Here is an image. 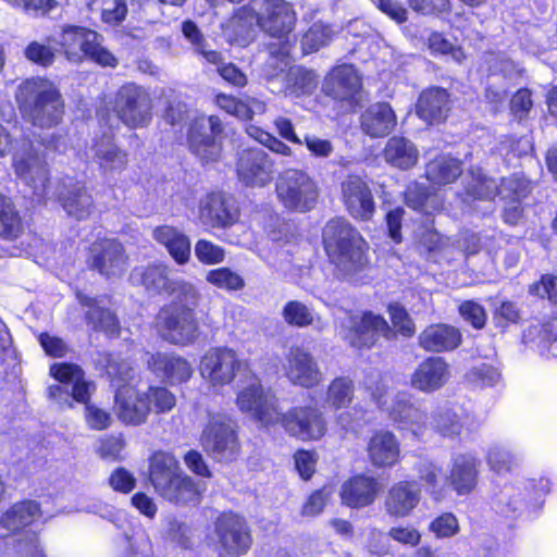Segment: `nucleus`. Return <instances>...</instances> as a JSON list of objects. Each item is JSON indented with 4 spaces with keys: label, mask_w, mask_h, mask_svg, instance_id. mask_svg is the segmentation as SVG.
Returning a JSON list of instances; mask_svg holds the SVG:
<instances>
[{
    "label": "nucleus",
    "mask_w": 557,
    "mask_h": 557,
    "mask_svg": "<svg viewBox=\"0 0 557 557\" xmlns=\"http://www.w3.org/2000/svg\"><path fill=\"white\" fill-rule=\"evenodd\" d=\"M97 364L116 383L115 407L122 422L139 425L151 412L165 413L174 408L176 398L165 387L150 386L146 392H139L132 386L121 385V382L132 379L133 368L128 362L111 354H100Z\"/></svg>",
    "instance_id": "1"
},
{
    "label": "nucleus",
    "mask_w": 557,
    "mask_h": 557,
    "mask_svg": "<svg viewBox=\"0 0 557 557\" xmlns=\"http://www.w3.org/2000/svg\"><path fill=\"white\" fill-rule=\"evenodd\" d=\"M387 312L393 329L381 314L368 311L361 315L349 314L341 323L339 334L351 347L358 349L372 347L380 336L391 339L396 334L406 338L414 335L416 325L405 307L393 302L388 305Z\"/></svg>",
    "instance_id": "2"
},
{
    "label": "nucleus",
    "mask_w": 557,
    "mask_h": 557,
    "mask_svg": "<svg viewBox=\"0 0 557 557\" xmlns=\"http://www.w3.org/2000/svg\"><path fill=\"white\" fill-rule=\"evenodd\" d=\"M175 298L163 306L156 315L157 333L166 342L186 346L194 343L199 335V325L195 315L200 299L198 289L193 284H178Z\"/></svg>",
    "instance_id": "3"
},
{
    "label": "nucleus",
    "mask_w": 557,
    "mask_h": 557,
    "mask_svg": "<svg viewBox=\"0 0 557 557\" xmlns=\"http://www.w3.org/2000/svg\"><path fill=\"white\" fill-rule=\"evenodd\" d=\"M322 237L325 252L343 278L354 280L369 264L367 242L347 220L329 221Z\"/></svg>",
    "instance_id": "4"
},
{
    "label": "nucleus",
    "mask_w": 557,
    "mask_h": 557,
    "mask_svg": "<svg viewBox=\"0 0 557 557\" xmlns=\"http://www.w3.org/2000/svg\"><path fill=\"white\" fill-rule=\"evenodd\" d=\"M363 384L372 400L398 429L408 430L418 437L429 430V414L409 393L399 392L391 397L385 381L377 372L367 375Z\"/></svg>",
    "instance_id": "5"
},
{
    "label": "nucleus",
    "mask_w": 557,
    "mask_h": 557,
    "mask_svg": "<svg viewBox=\"0 0 557 557\" xmlns=\"http://www.w3.org/2000/svg\"><path fill=\"white\" fill-rule=\"evenodd\" d=\"M149 480L156 492L175 504H196L203 490L182 471L174 455L161 450L149 459Z\"/></svg>",
    "instance_id": "6"
},
{
    "label": "nucleus",
    "mask_w": 557,
    "mask_h": 557,
    "mask_svg": "<svg viewBox=\"0 0 557 557\" xmlns=\"http://www.w3.org/2000/svg\"><path fill=\"white\" fill-rule=\"evenodd\" d=\"M258 14L259 27L270 36L282 39L278 46H270L268 63L274 67L272 75H276L289 66L293 44L288 35L296 25L297 15L293 5L285 0H263Z\"/></svg>",
    "instance_id": "7"
},
{
    "label": "nucleus",
    "mask_w": 557,
    "mask_h": 557,
    "mask_svg": "<svg viewBox=\"0 0 557 557\" xmlns=\"http://www.w3.org/2000/svg\"><path fill=\"white\" fill-rule=\"evenodd\" d=\"M15 98L34 125L44 128L60 123L63 101L52 82L41 77L26 79L18 86Z\"/></svg>",
    "instance_id": "8"
},
{
    "label": "nucleus",
    "mask_w": 557,
    "mask_h": 557,
    "mask_svg": "<svg viewBox=\"0 0 557 557\" xmlns=\"http://www.w3.org/2000/svg\"><path fill=\"white\" fill-rule=\"evenodd\" d=\"M166 121L172 125H181L189 120L187 140L190 151L202 162H214L221 157L222 147L216 136L222 133V122L215 115L206 116L191 113L186 106L170 107L165 114Z\"/></svg>",
    "instance_id": "9"
},
{
    "label": "nucleus",
    "mask_w": 557,
    "mask_h": 557,
    "mask_svg": "<svg viewBox=\"0 0 557 557\" xmlns=\"http://www.w3.org/2000/svg\"><path fill=\"white\" fill-rule=\"evenodd\" d=\"M48 150H60L57 140L24 141L13 154L12 166L15 175L33 191L38 202L48 197L49 171L47 168Z\"/></svg>",
    "instance_id": "10"
},
{
    "label": "nucleus",
    "mask_w": 557,
    "mask_h": 557,
    "mask_svg": "<svg viewBox=\"0 0 557 557\" xmlns=\"http://www.w3.org/2000/svg\"><path fill=\"white\" fill-rule=\"evenodd\" d=\"M65 58L74 63L88 59L101 66L115 67L117 59L102 46V37L86 27L66 25L53 38Z\"/></svg>",
    "instance_id": "11"
},
{
    "label": "nucleus",
    "mask_w": 557,
    "mask_h": 557,
    "mask_svg": "<svg viewBox=\"0 0 557 557\" xmlns=\"http://www.w3.org/2000/svg\"><path fill=\"white\" fill-rule=\"evenodd\" d=\"M151 108L148 92L143 87L128 83L120 87L115 95L112 108L113 117L106 120L103 110H100L98 115L110 128L116 127L119 122H123L129 127H141L150 121Z\"/></svg>",
    "instance_id": "12"
},
{
    "label": "nucleus",
    "mask_w": 557,
    "mask_h": 557,
    "mask_svg": "<svg viewBox=\"0 0 557 557\" xmlns=\"http://www.w3.org/2000/svg\"><path fill=\"white\" fill-rule=\"evenodd\" d=\"M200 442L207 454L216 461L231 462L239 456L240 444L236 424L224 414H208Z\"/></svg>",
    "instance_id": "13"
},
{
    "label": "nucleus",
    "mask_w": 557,
    "mask_h": 557,
    "mask_svg": "<svg viewBox=\"0 0 557 557\" xmlns=\"http://www.w3.org/2000/svg\"><path fill=\"white\" fill-rule=\"evenodd\" d=\"M278 201L288 210L306 212L318 200L315 182L301 170L288 169L282 172L275 184Z\"/></svg>",
    "instance_id": "14"
},
{
    "label": "nucleus",
    "mask_w": 557,
    "mask_h": 557,
    "mask_svg": "<svg viewBox=\"0 0 557 557\" xmlns=\"http://www.w3.org/2000/svg\"><path fill=\"white\" fill-rule=\"evenodd\" d=\"M236 406L264 425L276 424L281 418L277 398L270 391H264L260 380L252 374L246 375L238 387Z\"/></svg>",
    "instance_id": "15"
},
{
    "label": "nucleus",
    "mask_w": 557,
    "mask_h": 557,
    "mask_svg": "<svg viewBox=\"0 0 557 557\" xmlns=\"http://www.w3.org/2000/svg\"><path fill=\"white\" fill-rule=\"evenodd\" d=\"M50 374L60 383L49 386L48 395L60 407H72L73 401L87 403L92 384L84 379V372L74 363H54Z\"/></svg>",
    "instance_id": "16"
},
{
    "label": "nucleus",
    "mask_w": 557,
    "mask_h": 557,
    "mask_svg": "<svg viewBox=\"0 0 557 557\" xmlns=\"http://www.w3.org/2000/svg\"><path fill=\"white\" fill-rule=\"evenodd\" d=\"M471 183L467 187V197L491 200L496 195L508 203H520L530 193V182L524 176L513 174L503 178L500 185L482 174L481 170L471 171Z\"/></svg>",
    "instance_id": "17"
},
{
    "label": "nucleus",
    "mask_w": 557,
    "mask_h": 557,
    "mask_svg": "<svg viewBox=\"0 0 557 557\" xmlns=\"http://www.w3.org/2000/svg\"><path fill=\"white\" fill-rule=\"evenodd\" d=\"M211 540L230 556L246 555L252 544L247 521L233 512H223L215 519Z\"/></svg>",
    "instance_id": "18"
},
{
    "label": "nucleus",
    "mask_w": 557,
    "mask_h": 557,
    "mask_svg": "<svg viewBox=\"0 0 557 557\" xmlns=\"http://www.w3.org/2000/svg\"><path fill=\"white\" fill-rule=\"evenodd\" d=\"M243 362L230 348H211L200 359L199 373L214 391H220L242 373Z\"/></svg>",
    "instance_id": "19"
},
{
    "label": "nucleus",
    "mask_w": 557,
    "mask_h": 557,
    "mask_svg": "<svg viewBox=\"0 0 557 557\" xmlns=\"http://www.w3.org/2000/svg\"><path fill=\"white\" fill-rule=\"evenodd\" d=\"M278 422L285 432L301 441H319L326 433V421L315 407L297 406L281 412Z\"/></svg>",
    "instance_id": "20"
},
{
    "label": "nucleus",
    "mask_w": 557,
    "mask_h": 557,
    "mask_svg": "<svg viewBox=\"0 0 557 557\" xmlns=\"http://www.w3.org/2000/svg\"><path fill=\"white\" fill-rule=\"evenodd\" d=\"M236 172L246 186L263 187L272 180L273 164L263 149L250 147L239 152Z\"/></svg>",
    "instance_id": "21"
},
{
    "label": "nucleus",
    "mask_w": 557,
    "mask_h": 557,
    "mask_svg": "<svg viewBox=\"0 0 557 557\" xmlns=\"http://www.w3.org/2000/svg\"><path fill=\"white\" fill-rule=\"evenodd\" d=\"M288 381L297 386L312 388L323 380V373L314 357L302 347H290L284 364Z\"/></svg>",
    "instance_id": "22"
},
{
    "label": "nucleus",
    "mask_w": 557,
    "mask_h": 557,
    "mask_svg": "<svg viewBox=\"0 0 557 557\" xmlns=\"http://www.w3.org/2000/svg\"><path fill=\"white\" fill-rule=\"evenodd\" d=\"M322 90L325 95L350 106L359 100L361 92V77L350 64L335 66L325 77Z\"/></svg>",
    "instance_id": "23"
},
{
    "label": "nucleus",
    "mask_w": 557,
    "mask_h": 557,
    "mask_svg": "<svg viewBox=\"0 0 557 557\" xmlns=\"http://www.w3.org/2000/svg\"><path fill=\"white\" fill-rule=\"evenodd\" d=\"M343 202L354 219L368 221L375 212V203L368 183L358 175H350L342 183Z\"/></svg>",
    "instance_id": "24"
},
{
    "label": "nucleus",
    "mask_w": 557,
    "mask_h": 557,
    "mask_svg": "<svg viewBox=\"0 0 557 557\" xmlns=\"http://www.w3.org/2000/svg\"><path fill=\"white\" fill-rule=\"evenodd\" d=\"M88 154L107 178L122 173L128 164V153L107 135L94 141Z\"/></svg>",
    "instance_id": "25"
},
{
    "label": "nucleus",
    "mask_w": 557,
    "mask_h": 557,
    "mask_svg": "<svg viewBox=\"0 0 557 557\" xmlns=\"http://www.w3.org/2000/svg\"><path fill=\"white\" fill-rule=\"evenodd\" d=\"M238 219V209L231 197L222 193L207 195L199 205V220L211 227H227Z\"/></svg>",
    "instance_id": "26"
},
{
    "label": "nucleus",
    "mask_w": 557,
    "mask_h": 557,
    "mask_svg": "<svg viewBox=\"0 0 557 557\" xmlns=\"http://www.w3.org/2000/svg\"><path fill=\"white\" fill-rule=\"evenodd\" d=\"M533 495H539L533 481L508 483L495 495L494 504L504 516L516 518L528 510V497Z\"/></svg>",
    "instance_id": "27"
},
{
    "label": "nucleus",
    "mask_w": 557,
    "mask_h": 557,
    "mask_svg": "<svg viewBox=\"0 0 557 557\" xmlns=\"http://www.w3.org/2000/svg\"><path fill=\"white\" fill-rule=\"evenodd\" d=\"M91 264L106 276H116L124 272L126 257L122 245L115 239L102 238L90 247Z\"/></svg>",
    "instance_id": "28"
},
{
    "label": "nucleus",
    "mask_w": 557,
    "mask_h": 557,
    "mask_svg": "<svg viewBox=\"0 0 557 557\" xmlns=\"http://www.w3.org/2000/svg\"><path fill=\"white\" fill-rule=\"evenodd\" d=\"M146 362L157 376L172 385L187 382L194 372L185 358L174 354H146Z\"/></svg>",
    "instance_id": "29"
},
{
    "label": "nucleus",
    "mask_w": 557,
    "mask_h": 557,
    "mask_svg": "<svg viewBox=\"0 0 557 557\" xmlns=\"http://www.w3.org/2000/svg\"><path fill=\"white\" fill-rule=\"evenodd\" d=\"M449 377V364L441 357H429L411 374L410 385L422 393H433L441 389Z\"/></svg>",
    "instance_id": "30"
},
{
    "label": "nucleus",
    "mask_w": 557,
    "mask_h": 557,
    "mask_svg": "<svg viewBox=\"0 0 557 557\" xmlns=\"http://www.w3.org/2000/svg\"><path fill=\"white\" fill-rule=\"evenodd\" d=\"M480 460L474 454L459 453L451 457L448 484L458 495H468L476 486Z\"/></svg>",
    "instance_id": "31"
},
{
    "label": "nucleus",
    "mask_w": 557,
    "mask_h": 557,
    "mask_svg": "<svg viewBox=\"0 0 557 557\" xmlns=\"http://www.w3.org/2000/svg\"><path fill=\"white\" fill-rule=\"evenodd\" d=\"M169 273L170 268L163 263L137 267L132 271L129 281L133 285L144 286L150 293L160 294L165 292L174 299L177 285L190 283L185 281H172L169 277Z\"/></svg>",
    "instance_id": "32"
},
{
    "label": "nucleus",
    "mask_w": 557,
    "mask_h": 557,
    "mask_svg": "<svg viewBox=\"0 0 557 557\" xmlns=\"http://www.w3.org/2000/svg\"><path fill=\"white\" fill-rule=\"evenodd\" d=\"M421 500V490L413 481L394 483L385 497L386 513L395 518L408 517Z\"/></svg>",
    "instance_id": "33"
},
{
    "label": "nucleus",
    "mask_w": 557,
    "mask_h": 557,
    "mask_svg": "<svg viewBox=\"0 0 557 557\" xmlns=\"http://www.w3.org/2000/svg\"><path fill=\"white\" fill-rule=\"evenodd\" d=\"M380 490L381 485L375 478L358 474L343 483L341 498L348 507H367L375 500Z\"/></svg>",
    "instance_id": "34"
},
{
    "label": "nucleus",
    "mask_w": 557,
    "mask_h": 557,
    "mask_svg": "<svg viewBox=\"0 0 557 557\" xmlns=\"http://www.w3.org/2000/svg\"><path fill=\"white\" fill-rule=\"evenodd\" d=\"M257 26H259L258 12L249 5H244L222 25V32L230 44L246 46L253 39Z\"/></svg>",
    "instance_id": "35"
},
{
    "label": "nucleus",
    "mask_w": 557,
    "mask_h": 557,
    "mask_svg": "<svg viewBox=\"0 0 557 557\" xmlns=\"http://www.w3.org/2000/svg\"><path fill=\"white\" fill-rule=\"evenodd\" d=\"M460 331L451 325L438 323L425 327L418 337L419 346L432 352L456 349L461 344Z\"/></svg>",
    "instance_id": "36"
},
{
    "label": "nucleus",
    "mask_w": 557,
    "mask_h": 557,
    "mask_svg": "<svg viewBox=\"0 0 557 557\" xmlns=\"http://www.w3.org/2000/svg\"><path fill=\"white\" fill-rule=\"evenodd\" d=\"M361 129L372 138L387 136L396 125V114L385 102L371 104L360 116Z\"/></svg>",
    "instance_id": "37"
},
{
    "label": "nucleus",
    "mask_w": 557,
    "mask_h": 557,
    "mask_svg": "<svg viewBox=\"0 0 557 557\" xmlns=\"http://www.w3.org/2000/svg\"><path fill=\"white\" fill-rule=\"evenodd\" d=\"M368 455L376 468H389L397 463L400 447L396 436L389 431H379L369 441Z\"/></svg>",
    "instance_id": "38"
},
{
    "label": "nucleus",
    "mask_w": 557,
    "mask_h": 557,
    "mask_svg": "<svg viewBox=\"0 0 557 557\" xmlns=\"http://www.w3.org/2000/svg\"><path fill=\"white\" fill-rule=\"evenodd\" d=\"M153 239L162 245L177 264H186L190 259V240L188 236L172 225L157 226L152 231Z\"/></svg>",
    "instance_id": "39"
},
{
    "label": "nucleus",
    "mask_w": 557,
    "mask_h": 557,
    "mask_svg": "<svg viewBox=\"0 0 557 557\" xmlns=\"http://www.w3.org/2000/svg\"><path fill=\"white\" fill-rule=\"evenodd\" d=\"M448 111V94L443 88L424 90L417 102V114L429 124L443 121Z\"/></svg>",
    "instance_id": "40"
},
{
    "label": "nucleus",
    "mask_w": 557,
    "mask_h": 557,
    "mask_svg": "<svg viewBox=\"0 0 557 557\" xmlns=\"http://www.w3.org/2000/svg\"><path fill=\"white\" fill-rule=\"evenodd\" d=\"M384 159L391 165L407 170L414 166L419 159V151L413 143L400 136L388 139L384 148Z\"/></svg>",
    "instance_id": "41"
},
{
    "label": "nucleus",
    "mask_w": 557,
    "mask_h": 557,
    "mask_svg": "<svg viewBox=\"0 0 557 557\" xmlns=\"http://www.w3.org/2000/svg\"><path fill=\"white\" fill-rule=\"evenodd\" d=\"M39 505L34 500L14 504L0 518V528L10 533L18 532L40 517Z\"/></svg>",
    "instance_id": "42"
},
{
    "label": "nucleus",
    "mask_w": 557,
    "mask_h": 557,
    "mask_svg": "<svg viewBox=\"0 0 557 557\" xmlns=\"http://www.w3.org/2000/svg\"><path fill=\"white\" fill-rule=\"evenodd\" d=\"M486 463L496 473L512 471L522 461V454L510 444L495 443L486 451Z\"/></svg>",
    "instance_id": "43"
},
{
    "label": "nucleus",
    "mask_w": 557,
    "mask_h": 557,
    "mask_svg": "<svg viewBox=\"0 0 557 557\" xmlns=\"http://www.w3.org/2000/svg\"><path fill=\"white\" fill-rule=\"evenodd\" d=\"M59 200L66 213L77 220L89 216L94 208L91 195L81 183H76L67 189L65 194L59 197Z\"/></svg>",
    "instance_id": "44"
},
{
    "label": "nucleus",
    "mask_w": 557,
    "mask_h": 557,
    "mask_svg": "<svg viewBox=\"0 0 557 557\" xmlns=\"http://www.w3.org/2000/svg\"><path fill=\"white\" fill-rule=\"evenodd\" d=\"M527 342H536V347L542 356L557 359V317L542 325H532L523 335Z\"/></svg>",
    "instance_id": "45"
},
{
    "label": "nucleus",
    "mask_w": 557,
    "mask_h": 557,
    "mask_svg": "<svg viewBox=\"0 0 557 557\" xmlns=\"http://www.w3.org/2000/svg\"><path fill=\"white\" fill-rule=\"evenodd\" d=\"M77 298L83 306L89 308L86 313L88 324L92 325L95 330L106 332L110 336L117 334L119 321L114 313L99 306V301L94 298L82 294H77Z\"/></svg>",
    "instance_id": "46"
},
{
    "label": "nucleus",
    "mask_w": 557,
    "mask_h": 557,
    "mask_svg": "<svg viewBox=\"0 0 557 557\" xmlns=\"http://www.w3.org/2000/svg\"><path fill=\"white\" fill-rule=\"evenodd\" d=\"M419 480L431 496L438 500L446 496L449 484L448 476H444L441 468L429 460H420L416 465Z\"/></svg>",
    "instance_id": "47"
},
{
    "label": "nucleus",
    "mask_w": 557,
    "mask_h": 557,
    "mask_svg": "<svg viewBox=\"0 0 557 557\" xmlns=\"http://www.w3.org/2000/svg\"><path fill=\"white\" fill-rule=\"evenodd\" d=\"M462 173L461 162L450 156H440L426 165V178L436 185L453 183Z\"/></svg>",
    "instance_id": "48"
},
{
    "label": "nucleus",
    "mask_w": 557,
    "mask_h": 557,
    "mask_svg": "<svg viewBox=\"0 0 557 557\" xmlns=\"http://www.w3.org/2000/svg\"><path fill=\"white\" fill-rule=\"evenodd\" d=\"M0 557H45L37 535L26 533L23 537L8 540L0 537Z\"/></svg>",
    "instance_id": "49"
},
{
    "label": "nucleus",
    "mask_w": 557,
    "mask_h": 557,
    "mask_svg": "<svg viewBox=\"0 0 557 557\" xmlns=\"http://www.w3.org/2000/svg\"><path fill=\"white\" fill-rule=\"evenodd\" d=\"M318 75L304 67L290 69L287 74L285 94L293 97L312 95L318 87Z\"/></svg>",
    "instance_id": "50"
},
{
    "label": "nucleus",
    "mask_w": 557,
    "mask_h": 557,
    "mask_svg": "<svg viewBox=\"0 0 557 557\" xmlns=\"http://www.w3.org/2000/svg\"><path fill=\"white\" fill-rule=\"evenodd\" d=\"M354 382L348 377L334 379L327 388L325 404L332 409L347 407L354 398Z\"/></svg>",
    "instance_id": "51"
},
{
    "label": "nucleus",
    "mask_w": 557,
    "mask_h": 557,
    "mask_svg": "<svg viewBox=\"0 0 557 557\" xmlns=\"http://www.w3.org/2000/svg\"><path fill=\"white\" fill-rule=\"evenodd\" d=\"M23 231L21 218L8 197L0 196V233L8 239L17 238Z\"/></svg>",
    "instance_id": "52"
},
{
    "label": "nucleus",
    "mask_w": 557,
    "mask_h": 557,
    "mask_svg": "<svg viewBox=\"0 0 557 557\" xmlns=\"http://www.w3.org/2000/svg\"><path fill=\"white\" fill-rule=\"evenodd\" d=\"M405 198L408 207L425 214H431L440 207L436 197L431 195L425 186L416 182L408 186Z\"/></svg>",
    "instance_id": "53"
},
{
    "label": "nucleus",
    "mask_w": 557,
    "mask_h": 557,
    "mask_svg": "<svg viewBox=\"0 0 557 557\" xmlns=\"http://www.w3.org/2000/svg\"><path fill=\"white\" fill-rule=\"evenodd\" d=\"M462 419L453 410H438L429 417V429H433L445 437H454L461 433Z\"/></svg>",
    "instance_id": "54"
},
{
    "label": "nucleus",
    "mask_w": 557,
    "mask_h": 557,
    "mask_svg": "<svg viewBox=\"0 0 557 557\" xmlns=\"http://www.w3.org/2000/svg\"><path fill=\"white\" fill-rule=\"evenodd\" d=\"M335 32L323 23H314L302 36L301 48L304 53H312L327 45Z\"/></svg>",
    "instance_id": "55"
},
{
    "label": "nucleus",
    "mask_w": 557,
    "mask_h": 557,
    "mask_svg": "<svg viewBox=\"0 0 557 557\" xmlns=\"http://www.w3.org/2000/svg\"><path fill=\"white\" fill-rule=\"evenodd\" d=\"M284 321L297 327H305L312 324L314 312L311 308L298 300L288 301L283 308Z\"/></svg>",
    "instance_id": "56"
},
{
    "label": "nucleus",
    "mask_w": 557,
    "mask_h": 557,
    "mask_svg": "<svg viewBox=\"0 0 557 557\" xmlns=\"http://www.w3.org/2000/svg\"><path fill=\"white\" fill-rule=\"evenodd\" d=\"M206 280L213 286L226 290H239L245 286L244 278L230 268L211 270L207 273Z\"/></svg>",
    "instance_id": "57"
},
{
    "label": "nucleus",
    "mask_w": 557,
    "mask_h": 557,
    "mask_svg": "<svg viewBox=\"0 0 557 557\" xmlns=\"http://www.w3.org/2000/svg\"><path fill=\"white\" fill-rule=\"evenodd\" d=\"M500 373L498 370L486 363L473 367L466 375V380L474 387L494 386L498 383Z\"/></svg>",
    "instance_id": "58"
},
{
    "label": "nucleus",
    "mask_w": 557,
    "mask_h": 557,
    "mask_svg": "<svg viewBox=\"0 0 557 557\" xmlns=\"http://www.w3.org/2000/svg\"><path fill=\"white\" fill-rule=\"evenodd\" d=\"M195 255L203 264H218L223 262L225 250L207 239H199L195 245Z\"/></svg>",
    "instance_id": "59"
},
{
    "label": "nucleus",
    "mask_w": 557,
    "mask_h": 557,
    "mask_svg": "<svg viewBox=\"0 0 557 557\" xmlns=\"http://www.w3.org/2000/svg\"><path fill=\"white\" fill-rule=\"evenodd\" d=\"M429 48L434 54H449L456 62L460 63L465 59V53L460 47H455L440 33H432L429 37Z\"/></svg>",
    "instance_id": "60"
},
{
    "label": "nucleus",
    "mask_w": 557,
    "mask_h": 557,
    "mask_svg": "<svg viewBox=\"0 0 557 557\" xmlns=\"http://www.w3.org/2000/svg\"><path fill=\"white\" fill-rule=\"evenodd\" d=\"M460 315L474 329H482L486 322L485 309L473 300L463 301L459 306Z\"/></svg>",
    "instance_id": "61"
},
{
    "label": "nucleus",
    "mask_w": 557,
    "mask_h": 557,
    "mask_svg": "<svg viewBox=\"0 0 557 557\" xmlns=\"http://www.w3.org/2000/svg\"><path fill=\"white\" fill-rule=\"evenodd\" d=\"M127 13L125 0H102L101 16L107 24L121 23Z\"/></svg>",
    "instance_id": "62"
},
{
    "label": "nucleus",
    "mask_w": 557,
    "mask_h": 557,
    "mask_svg": "<svg viewBox=\"0 0 557 557\" xmlns=\"http://www.w3.org/2000/svg\"><path fill=\"white\" fill-rule=\"evenodd\" d=\"M387 535L395 542L409 547L417 546L421 540L420 532L410 525L393 527L388 530Z\"/></svg>",
    "instance_id": "63"
},
{
    "label": "nucleus",
    "mask_w": 557,
    "mask_h": 557,
    "mask_svg": "<svg viewBox=\"0 0 557 557\" xmlns=\"http://www.w3.org/2000/svg\"><path fill=\"white\" fill-rule=\"evenodd\" d=\"M530 293L557 302V276L549 274L543 275L540 282L530 286Z\"/></svg>",
    "instance_id": "64"
}]
</instances>
